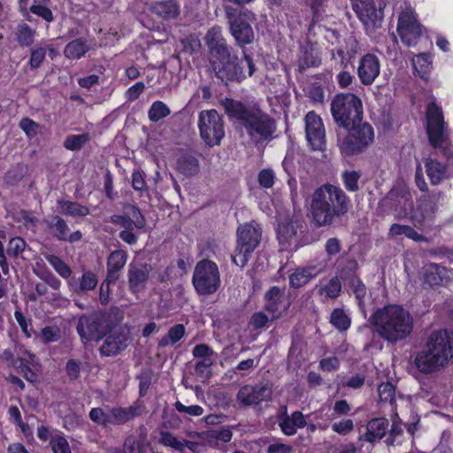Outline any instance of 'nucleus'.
<instances>
[{
    "label": "nucleus",
    "mask_w": 453,
    "mask_h": 453,
    "mask_svg": "<svg viewBox=\"0 0 453 453\" xmlns=\"http://www.w3.org/2000/svg\"><path fill=\"white\" fill-rule=\"evenodd\" d=\"M320 64V59L313 48H303V54L298 60V66L300 69H306L310 66H318Z\"/></svg>",
    "instance_id": "c03bdc74"
},
{
    "label": "nucleus",
    "mask_w": 453,
    "mask_h": 453,
    "mask_svg": "<svg viewBox=\"0 0 453 453\" xmlns=\"http://www.w3.org/2000/svg\"><path fill=\"white\" fill-rule=\"evenodd\" d=\"M50 228L54 235L61 241L66 240L68 236L69 228L66 222L59 216L52 217V224Z\"/></svg>",
    "instance_id": "3c124183"
},
{
    "label": "nucleus",
    "mask_w": 453,
    "mask_h": 453,
    "mask_svg": "<svg viewBox=\"0 0 453 453\" xmlns=\"http://www.w3.org/2000/svg\"><path fill=\"white\" fill-rule=\"evenodd\" d=\"M253 15L250 12H242L230 21V32L236 43L243 47L254 40V32L251 27Z\"/></svg>",
    "instance_id": "2eb2a0df"
},
{
    "label": "nucleus",
    "mask_w": 453,
    "mask_h": 453,
    "mask_svg": "<svg viewBox=\"0 0 453 453\" xmlns=\"http://www.w3.org/2000/svg\"><path fill=\"white\" fill-rule=\"evenodd\" d=\"M97 283V277L91 271H84L81 277L78 280L71 278L67 281L70 290L78 295L95 289Z\"/></svg>",
    "instance_id": "393cba45"
},
{
    "label": "nucleus",
    "mask_w": 453,
    "mask_h": 453,
    "mask_svg": "<svg viewBox=\"0 0 453 453\" xmlns=\"http://www.w3.org/2000/svg\"><path fill=\"white\" fill-rule=\"evenodd\" d=\"M226 111L257 142L271 139L276 130L274 120L257 108H250L239 102L229 101L226 103Z\"/></svg>",
    "instance_id": "39448f33"
},
{
    "label": "nucleus",
    "mask_w": 453,
    "mask_h": 453,
    "mask_svg": "<svg viewBox=\"0 0 453 453\" xmlns=\"http://www.w3.org/2000/svg\"><path fill=\"white\" fill-rule=\"evenodd\" d=\"M193 285L200 295L215 293L220 285L218 265L211 260H202L196 265Z\"/></svg>",
    "instance_id": "9d476101"
},
{
    "label": "nucleus",
    "mask_w": 453,
    "mask_h": 453,
    "mask_svg": "<svg viewBox=\"0 0 453 453\" xmlns=\"http://www.w3.org/2000/svg\"><path fill=\"white\" fill-rule=\"evenodd\" d=\"M373 140V128L362 121L349 129L337 131V146L344 157L364 152Z\"/></svg>",
    "instance_id": "6e6552de"
},
{
    "label": "nucleus",
    "mask_w": 453,
    "mask_h": 453,
    "mask_svg": "<svg viewBox=\"0 0 453 453\" xmlns=\"http://www.w3.org/2000/svg\"><path fill=\"white\" fill-rule=\"evenodd\" d=\"M142 446L135 437H127L123 444L122 449L114 448L107 451V453H142Z\"/></svg>",
    "instance_id": "09e8293b"
},
{
    "label": "nucleus",
    "mask_w": 453,
    "mask_h": 453,
    "mask_svg": "<svg viewBox=\"0 0 453 453\" xmlns=\"http://www.w3.org/2000/svg\"><path fill=\"white\" fill-rule=\"evenodd\" d=\"M380 73V63L377 56L367 53L360 58L357 73L364 85H372Z\"/></svg>",
    "instance_id": "6ab92c4d"
},
{
    "label": "nucleus",
    "mask_w": 453,
    "mask_h": 453,
    "mask_svg": "<svg viewBox=\"0 0 453 453\" xmlns=\"http://www.w3.org/2000/svg\"><path fill=\"white\" fill-rule=\"evenodd\" d=\"M378 393L381 402H388L392 404L395 400V389L391 383H381L378 388Z\"/></svg>",
    "instance_id": "6e6d98bb"
},
{
    "label": "nucleus",
    "mask_w": 453,
    "mask_h": 453,
    "mask_svg": "<svg viewBox=\"0 0 453 453\" xmlns=\"http://www.w3.org/2000/svg\"><path fill=\"white\" fill-rule=\"evenodd\" d=\"M431 64V56L426 53L418 54L413 58L414 68L423 79H425L426 75L430 72Z\"/></svg>",
    "instance_id": "de8ad7c7"
},
{
    "label": "nucleus",
    "mask_w": 453,
    "mask_h": 453,
    "mask_svg": "<svg viewBox=\"0 0 453 453\" xmlns=\"http://www.w3.org/2000/svg\"><path fill=\"white\" fill-rule=\"evenodd\" d=\"M275 175L271 169H263L258 174V182L265 188H270L274 184Z\"/></svg>",
    "instance_id": "69168bd1"
},
{
    "label": "nucleus",
    "mask_w": 453,
    "mask_h": 453,
    "mask_svg": "<svg viewBox=\"0 0 453 453\" xmlns=\"http://www.w3.org/2000/svg\"><path fill=\"white\" fill-rule=\"evenodd\" d=\"M90 135L88 133L81 134H70L67 135L64 142V147L69 150H81L88 141Z\"/></svg>",
    "instance_id": "37998d69"
},
{
    "label": "nucleus",
    "mask_w": 453,
    "mask_h": 453,
    "mask_svg": "<svg viewBox=\"0 0 453 453\" xmlns=\"http://www.w3.org/2000/svg\"><path fill=\"white\" fill-rule=\"evenodd\" d=\"M388 428V421L384 418H377L370 420L366 426L365 439L367 441L373 442L381 439Z\"/></svg>",
    "instance_id": "7c9ffc66"
},
{
    "label": "nucleus",
    "mask_w": 453,
    "mask_h": 453,
    "mask_svg": "<svg viewBox=\"0 0 453 453\" xmlns=\"http://www.w3.org/2000/svg\"><path fill=\"white\" fill-rule=\"evenodd\" d=\"M262 229L259 224L250 222L241 225L237 229V245L232 261L240 267H244L250 255L261 242Z\"/></svg>",
    "instance_id": "1a4fd4ad"
},
{
    "label": "nucleus",
    "mask_w": 453,
    "mask_h": 453,
    "mask_svg": "<svg viewBox=\"0 0 453 453\" xmlns=\"http://www.w3.org/2000/svg\"><path fill=\"white\" fill-rule=\"evenodd\" d=\"M127 344L128 340L126 336L115 334H110L105 338L99 350L102 356H114L125 349Z\"/></svg>",
    "instance_id": "a878e982"
},
{
    "label": "nucleus",
    "mask_w": 453,
    "mask_h": 453,
    "mask_svg": "<svg viewBox=\"0 0 453 453\" xmlns=\"http://www.w3.org/2000/svg\"><path fill=\"white\" fill-rule=\"evenodd\" d=\"M185 334V327L181 324H177L172 326L168 333L160 339L158 345L160 347H166L173 345L178 342Z\"/></svg>",
    "instance_id": "58836bf2"
},
{
    "label": "nucleus",
    "mask_w": 453,
    "mask_h": 453,
    "mask_svg": "<svg viewBox=\"0 0 453 453\" xmlns=\"http://www.w3.org/2000/svg\"><path fill=\"white\" fill-rule=\"evenodd\" d=\"M19 127L26 133V134L33 138L39 131V124L29 118H23L19 124Z\"/></svg>",
    "instance_id": "052dcab7"
},
{
    "label": "nucleus",
    "mask_w": 453,
    "mask_h": 453,
    "mask_svg": "<svg viewBox=\"0 0 453 453\" xmlns=\"http://www.w3.org/2000/svg\"><path fill=\"white\" fill-rule=\"evenodd\" d=\"M47 262L54 268V270L64 279H71L72 269L59 257L53 254L45 256Z\"/></svg>",
    "instance_id": "a19ab883"
},
{
    "label": "nucleus",
    "mask_w": 453,
    "mask_h": 453,
    "mask_svg": "<svg viewBox=\"0 0 453 453\" xmlns=\"http://www.w3.org/2000/svg\"><path fill=\"white\" fill-rule=\"evenodd\" d=\"M426 119V133L431 145L449 161L447 165L437 159L430 158L426 162V175L433 185H437L453 176V144L449 140V130L445 126L442 111L434 103L427 105Z\"/></svg>",
    "instance_id": "f257e3e1"
},
{
    "label": "nucleus",
    "mask_w": 453,
    "mask_h": 453,
    "mask_svg": "<svg viewBox=\"0 0 453 453\" xmlns=\"http://www.w3.org/2000/svg\"><path fill=\"white\" fill-rule=\"evenodd\" d=\"M50 443L54 453H72L67 440L62 435L56 434Z\"/></svg>",
    "instance_id": "5fc2aeb1"
},
{
    "label": "nucleus",
    "mask_w": 453,
    "mask_h": 453,
    "mask_svg": "<svg viewBox=\"0 0 453 453\" xmlns=\"http://www.w3.org/2000/svg\"><path fill=\"white\" fill-rule=\"evenodd\" d=\"M374 331L388 343L395 344L411 336L414 322L402 305L388 304L378 308L370 318Z\"/></svg>",
    "instance_id": "f03ea898"
},
{
    "label": "nucleus",
    "mask_w": 453,
    "mask_h": 453,
    "mask_svg": "<svg viewBox=\"0 0 453 453\" xmlns=\"http://www.w3.org/2000/svg\"><path fill=\"white\" fill-rule=\"evenodd\" d=\"M204 42L209 51L214 50V48L218 49L227 45L222 35V29L218 26L212 27L208 30L204 37Z\"/></svg>",
    "instance_id": "e433bc0d"
},
{
    "label": "nucleus",
    "mask_w": 453,
    "mask_h": 453,
    "mask_svg": "<svg viewBox=\"0 0 453 453\" xmlns=\"http://www.w3.org/2000/svg\"><path fill=\"white\" fill-rule=\"evenodd\" d=\"M342 291V284L338 278H332L326 285L320 286L318 289L319 295L323 299H334L339 296Z\"/></svg>",
    "instance_id": "4c0bfd02"
},
{
    "label": "nucleus",
    "mask_w": 453,
    "mask_h": 453,
    "mask_svg": "<svg viewBox=\"0 0 453 453\" xmlns=\"http://www.w3.org/2000/svg\"><path fill=\"white\" fill-rule=\"evenodd\" d=\"M272 397V388L267 385L255 387L246 385L239 390L236 399L240 405L250 406L268 401Z\"/></svg>",
    "instance_id": "a211bd4d"
},
{
    "label": "nucleus",
    "mask_w": 453,
    "mask_h": 453,
    "mask_svg": "<svg viewBox=\"0 0 453 453\" xmlns=\"http://www.w3.org/2000/svg\"><path fill=\"white\" fill-rule=\"evenodd\" d=\"M198 127L201 138L211 147L219 145L225 136L223 120L215 110L202 111L199 113Z\"/></svg>",
    "instance_id": "9b49d317"
},
{
    "label": "nucleus",
    "mask_w": 453,
    "mask_h": 453,
    "mask_svg": "<svg viewBox=\"0 0 453 453\" xmlns=\"http://www.w3.org/2000/svg\"><path fill=\"white\" fill-rule=\"evenodd\" d=\"M265 311L271 315L272 319H279L288 309L290 303L285 295L284 288L272 287L265 296Z\"/></svg>",
    "instance_id": "f3484780"
},
{
    "label": "nucleus",
    "mask_w": 453,
    "mask_h": 453,
    "mask_svg": "<svg viewBox=\"0 0 453 453\" xmlns=\"http://www.w3.org/2000/svg\"><path fill=\"white\" fill-rule=\"evenodd\" d=\"M77 332L83 341H98L103 334L98 319L88 315L80 318L77 324Z\"/></svg>",
    "instance_id": "4be33fe9"
},
{
    "label": "nucleus",
    "mask_w": 453,
    "mask_h": 453,
    "mask_svg": "<svg viewBox=\"0 0 453 453\" xmlns=\"http://www.w3.org/2000/svg\"><path fill=\"white\" fill-rule=\"evenodd\" d=\"M174 406H175V409L179 412L187 413L189 416L198 417L203 413V407H201L200 405H196V404L186 406L182 403L178 401L175 403Z\"/></svg>",
    "instance_id": "0e129e2a"
},
{
    "label": "nucleus",
    "mask_w": 453,
    "mask_h": 453,
    "mask_svg": "<svg viewBox=\"0 0 453 453\" xmlns=\"http://www.w3.org/2000/svg\"><path fill=\"white\" fill-rule=\"evenodd\" d=\"M453 357V343L447 330L431 334L425 347L414 358L415 367L424 374H431L444 368Z\"/></svg>",
    "instance_id": "20e7f679"
},
{
    "label": "nucleus",
    "mask_w": 453,
    "mask_h": 453,
    "mask_svg": "<svg viewBox=\"0 0 453 453\" xmlns=\"http://www.w3.org/2000/svg\"><path fill=\"white\" fill-rule=\"evenodd\" d=\"M111 411V425L119 426L142 416L146 412V408L142 403L136 401L128 407L117 406Z\"/></svg>",
    "instance_id": "412c9836"
},
{
    "label": "nucleus",
    "mask_w": 453,
    "mask_h": 453,
    "mask_svg": "<svg viewBox=\"0 0 453 453\" xmlns=\"http://www.w3.org/2000/svg\"><path fill=\"white\" fill-rule=\"evenodd\" d=\"M150 273V265H141L136 266L129 265L128 281L132 292L139 293L144 289Z\"/></svg>",
    "instance_id": "b1692460"
},
{
    "label": "nucleus",
    "mask_w": 453,
    "mask_h": 453,
    "mask_svg": "<svg viewBox=\"0 0 453 453\" xmlns=\"http://www.w3.org/2000/svg\"><path fill=\"white\" fill-rule=\"evenodd\" d=\"M126 214L131 218L135 228L141 229L145 226V219L137 207L133 205L127 206L126 208Z\"/></svg>",
    "instance_id": "bf43d9fd"
},
{
    "label": "nucleus",
    "mask_w": 453,
    "mask_h": 453,
    "mask_svg": "<svg viewBox=\"0 0 453 453\" xmlns=\"http://www.w3.org/2000/svg\"><path fill=\"white\" fill-rule=\"evenodd\" d=\"M449 278V273L444 266L437 264H429L424 266V280L430 286H438Z\"/></svg>",
    "instance_id": "cd10ccee"
},
{
    "label": "nucleus",
    "mask_w": 453,
    "mask_h": 453,
    "mask_svg": "<svg viewBox=\"0 0 453 453\" xmlns=\"http://www.w3.org/2000/svg\"><path fill=\"white\" fill-rule=\"evenodd\" d=\"M434 214V207L428 201H421L417 208L412 211L411 219L414 226L423 228L426 226V221L432 219Z\"/></svg>",
    "instance_id": "c756f323"
},
{
    "label": "nucleus",
    "mask_w": 453,
    "mask_h": 453,
    "mask_svg": "<svg viewBox=\"0 0 453 453\" xmlns=\"http://www.w3.org/2000/svg\"><path fill=\"white\" fill-rule=\"evenodd\" d=\"M277 419L281 432L287 436L296 434L297 429L304 427L307 424L304 415L299 411L288 415L287 406L281 408V412L278 415Z\"/></svg>",
    "instance_id": "aec40b11"
},
{
    "label": "nucleus",
    "mask_w": 453,
    "mask_h": 453,
    "mask_svg": "<svg viewBox=\"0 0 453 453\" xmlns=\"http://www.w3.org/2000/svg\"><path fill=\"white\" fill-rule=\"evenodd\" d=\"M354 429L353 420L350 418L342 419L332 424V430L338 434L345 435Z\"/></svg>",
    "instance_id": "e2e57ef3"
},
{
    "label": "nucleus",
    "mask_w": 453,
    "mask_h": 453,
    "mask_svg": "<svg viewBox=\"0 0 453 453\" xmlns=\"http://www.w3.org/2000/svg\"><path fill=\"white\" fill-rule=\"evenodd\" d=\"M159 443L165 447L173 449V450L182 453L184 450V439H180L174 434L167 431L159 433Z\"/></svg>",
    "instance_id": "ea45409f"
},
{
    "label": "nucleus",
    "mask_w": 453,
    "mask_h": 453,
    "mask_svg": "<svg viewBox=\"0 0 453 453\" xmlns=\"http://www.w3.org/2000/svg\"><path fill=\"white\" fill-rule=\"evenodd\" d=\"M171 113L169 107L162 101L154 102L149 111L148 116L150 121L157 122L167 117Z\"/></svg>",
    "instance_id": "a18cd8bd"
},
{
    "label": "nucleus",
    "mask_w": 453,
    "mask_h": 453,
    "mask_svg": "<svg viewBox=\"0 0 453 453\" xmlns=\"http://www.w3.org/2000/svg\"><path fill=\"white\" fill-rule=\"evenodd\" d=\"M111 409L105 411L102 408H92L89 411L90 419L104 427L111 425Z\"/></svg>",
    "instance_id": "603ef678"
},
{
    "label": "nucleus",
    "mask_w": 453,
    "mask_h": 453,
    "mask_svg": "<svg viewBox=\"0 0 453 453\" xmlns=\"http://www.w3.org/2000/svg\"><path fill=\"white\" fill-rule=\"evenodd\" d=\"M44 4H34L29 8V12H32L47 22H51L54 19V16L50 9L43 6Z\"/></svg>",
    "instance_id": "680f3d73"
},
{
    "label": "nucleus",
    "mask_w": 453,
    "mask_h": 453,
    "mask_svg": "<svg viewBox=\"0 0 453 453\" xmlns=\"http://www.w3.org/2000/svg\"><path fill=\"white\" fill-rule=\"evenodd\" d=\"M349 204V199L340 187L325 184L313 193L311 212L319 226H329L348 211Z\"/></svg>",
    "instance_id": "7ed1b4c3"
},
{
    "label": "nucleus",
    "mask_w": 453,
    "mask_h": 453,
    "mask_svg": "<svg viewBox=\"0 0 453 453\" xmlns=\"http://www.w3.org/2000/svg\"><path fill=\"white\" fill-rule=\"evenodd\" d=\"M150 10L162 20L176 19L180 13V6L175 0L155 2L151 4Z\"/></svg>",
    "instance_id": "5701e85b"
},
{
    "label": "nucleus",
    "mask_w": 453,
    "mask_h": 453,
    "mask_svg": "<svg viewBox=\"0 0 453 453\" xmlns=\"http://www.w3.org/2000/svg\"><path fill=\"white\" fill-rule=\"evenodd\" d=\"M331 112L338 126L349 129L362 121L363 104L355 94L341 93L333 98Z\"/></svg>",
    "instance_id": "0eeeda50"
},
{
    "label": "nucleus",
    "mask_w": 453,
    "mask_h": 453,
    "mask_svg": "<svg viewBox=\"0 0 453 453\" xmlns=\"http://www.w3.org/2000/svg\"><path fill=\"white\" fill-rule=\"evenodd\" d=\"M305 133L309 144L315 150H320L326 144V130L321 118L314 111L305 116Z\"/></svg>",
    "instance_id": "dca6fc26"
},
{
    "label": "nucleus",
    "mask_w": 453,
    "mask_h": 453,
    "mask_svg": "<svg viewBox=\"0 0 453 453\" xmlns=\"http://www.w3.org/2000/svg\"><path fill=\"white\" fill-rule=\"evenodd\" d=\"M385 211H389L398 219H405L412 211V196L409 188L403 185L394 187L381 201Z\"/></svg>",
    "instance_id": "f8f14e48"
},
{
    "label": "nucleus",
    "mask_w": 453,
    "mask_h": 453,
    "mask_svg": "<svg viewBox=\"0 0 453 453\" xmlns=\"http://www.w3.org/2000/svg\"><path fill=\"white\" fill-rule=\"evenodd\" d=\"M319 273L314 266L297 269L289 277V283L293 288H301L306 285L312 278Z\"/></svg>",
    "instance_id": "72a5a7b5"
},
{
    "label": "nucleus",
    "mask_w": 453,
    "mask_h": 453,
    "mask_svg": "<svg viewBox=\"0 0 453 453\" xmlns=\"http://www.w3.org/2000/svg\"><path fill=\"white\" fill-rule=\"evenodd\" d=\"M388 237L395 238L398 236H405L415 242H426V238L419 234L413 227L408 225L393 224L388 230Z\"/></svg>",
    "instance_id": "473e14b6"
},
{
    "label": "nucleus",
    "mask_w": 453,
    "mask_h": 453,
    "mask_svg": "<svg viewBox=\"0 0 453 453\" xmlns=\"http://www.w3.org/2000/svg\"><path fill=\"white\" fill-rule=\"evenodd\" d=\"M41 336L44 342H57L60 338V330L58 326H45Z\"/></svg>",
    "instance_id": "774afa93"
},
{
    "label": "nucleus",
    "mask_w": 453,
    "mask_h": 453,
    "mask_svg": "<svg viewBox=\"0 0 453 453\" xmlns=\"http://www.w3.org/2000/svg\"><path fill=\"white\" fill-rule=\"evenodd\" d=\"M47 50L44 47H35L32 49L29 65L32 69H37L43 62Z\"/></svg>",
    "instance_id": "13d9d810"
},
{
    "label": "nucleus",
    "mask_w": 453,
    "mask_h": 453,
    "mask_svg": "<svg viewBox=\"0 0 453 453\" xmlns=\"http://www.w3.org/2000/svg\"><path fill=\"white\" fill-rule=\"evenodd\" d=\"M277 232L278 238L281 243L288 242V240L296 234L292 223H280L278 225Z\"/></svg>",
    "instance_id": "4d7b16f0"
},
{
    "label": "nucleus",
    "mask_w": 453,
    "mask_h": 453,
    "mask_svg": "<svg viewBox=\"0 0 453 453\" xmlns=\"http://www.w3.org/2000/svg\"><path fill=\"white\" fill-rule=\"evenodd\" d=\"M16 219L23 223L27 227H35L38 222L37 218L30 211H20L17 213Z\"/></svg>",
    "instance_id": "338daca9"
},
{
    "label": "nucleus",
    "mask_w": 453,
    "mask_h": 453,
    "mask_svg": "<svg viewBox=\"0 0 453 453\" xmlns=\"http://www.w3.org/2000/svg\"><path fill=\"white\" fill-rule=\"evenodd\" d=\"M397 32L402 42L407 46H413L417 43L421 35V26L417 20L414 11L406 7L399 15Z\"/></svg>",
    "instance_id": "4468645a"
},
{
    "label": "nucleus",
    "mask_w": 453,
    "mask_h": 453,
    "mask_svg": "<svg viewBox=\"0 0 453 453\" xmlns=\"http://www.w3.org/2000/svg\"><path fill=\"white\" fill-rule=\"evenodd\" d=\"M361 173L357 171H345L342 174L344 187L350 192H356L359 189L358 180Z\"/></svg>",
    "instance_id": "864d4df0"
},
{
    "label": "nucleus",
    "mask_w": 453,
    "mask_h": 453,
    "mask_svg": "<svg viewBox=\"0 0 453 453\" xmlns=\"http://www.w3.org/2000/svg\"><path fill=\"white\" fill-rule=\"evenodd\" d=\"M15 365L20 370V372L23 373L27 380L30 382L36 381L37 364L34 355L31 353H25L17 359Z\"/></svg>",
    "instance_id": "c85d7f7f"
},
{
    "label": "nucleus",
    "mask_w": 453,
    "mask_h": 453,
    "mask_svg": "<svg viewBox=\"0 0 453 453\" xmlns=\"http://www.w3.org/2000/svg\"><path fill=\"white\" fill-rule=\"evenodd\" d=\"M330 322L340 331H345L350 326V319L342 309H334L332 311Z\"/></svg>",
    "instance_id": "49530a36"
},
{
    "label": "nucleus",
    "mask_w": 453,
    "mask_h": 453,
    "mask_svg": "<svg viewBox=\"0 0 453 453\" xmlns=\"http://www.w3.org/2000/svg\"><path fill=\"white\" fill-rule=\"evenodd\" d=\"M352 7L365 28L373 29L383 19L386 0H351Z\"/></svg>",
    "instance_id": "ddd939ff"
},
{
    "label": "nucleus",
    "mask_w": 453,
    "mask_h": 453,
    "mask_svg": "<svg viewBox=\"0 0 453 453\" xmlns=\"http://www.w3.org/2000/svg\"><path fill=\"white\" fill-rule=\"evenodd\" d=\"M36 31L25 22L18 24L15 38L21 47H28L34 43Z\"/></svg>",
    "instance_id": "c9c22d12"
},
{
    "label": "nucleus",
    "mask_w": 453,
    "mask_h": 453,
    "mask_svg": "<svg viewBox=\"0 0 453 453\" xmlns=\"http://www.w3.org/2000/svg\"><path fill=\"white\" fill-rule=\"evenodd\" d=\"M57 210L64 215L72 217H84L89 213L88 207L67 200H58Z\"/></svg>",
    "instance_id": "2f4dec72"
},
{
    "label": "nucleus",
    "mask_w": 453,
    "mask_h": 453,
    "mask_svg": "<svg viewBox=\"0 0 453 453\" xmlns=\"http://www.w3.org/2000/svg\"><path fill=\"white\" fill-rule=\"evenodd\" d=\"M27 242L21 237L15 236L9 240L6 253L9 257H19L25 251Z\"/></svg>",
    "instance_id": "8fccbe9b"
},
{
    "label": "nucleus",
    "mask_w": 453,
    "mask_h": 453,
    "mask_svg": "<svg viewBox=\"0 0 453 453\" xmlns=\"http://www.w3.org/2000/svg\"><path fill=\"white\" fill-rule=\"evenodd\" d=\"M89 47L87 42L81 38L70 42L64 50V55L69 59H79L83 57Z\"/></svg>",
    "instance_id": "f704fd0d"
},
{
    "label": "nucleus",
    "mask_w": 453,
    "mask_h": 453,
    "mask_svg": "<svg viewBox=\"0 0 453 453\" xmlns=\"http://www.w3.org/2000/svg\"><path fill=\"white\" fill-rule=\"evenodd\" d=\"M209 60L216 76L225 82L242 81L255 72L250 56L243 50V58L238 59L227 45L209 51Z\"/></svg>",
    "instance_id": "423d86ee"
},
{
    "label": "nucleus",
    "mask_w": 453,
    "mask_h": 453,
    "mask_svg": "<svg viewBox=\"0 0 453 453\" xmlns=\"http://www.w3.org/2000/svg\"><path fill=\"white\" fill-rule=\"evenodd\" d=\"M127 254L122 250L112 251L107 261V276L109 280H118V272H119L126 265Z\"/></svg>",
    "instance_id": "bb28decb"
},
{
    "label": "nucleus",
    "mask_w": 453,
    "mask_h": 453,
    "mask_svg": "<svg viewBox=\"0 0 453 453\" xmlns=\"http://www.w3.org/2000/svg\"><path fill=\"white\" fill-rule=\"evenodd\" d=\"M178 169L187 176H192L199 172L198 160L192 156H184L178 161Z\"/></svg>",
    "instance_id": "79ce46f5"
}]
</instances>
